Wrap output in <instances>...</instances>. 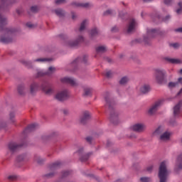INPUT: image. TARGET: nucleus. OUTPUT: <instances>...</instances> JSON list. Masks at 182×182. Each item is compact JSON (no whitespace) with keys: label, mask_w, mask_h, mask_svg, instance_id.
<instances>
[{"label":"nucleus","mask_w":182,"mask_h":182,"mask_svg":"<svg viewBox=\"0 0 182 182\" xmlns=\"http://www.w3.org/2000/svg\"><path fill=\"white\" fill-rule=\"evenodd\" d=\"M8 23L6 17L0 14V31L4 33V36H0V42L1 43H11L14 41V36L18 30L15 28H6Z\"/></svg>","instance_id":"obj_1"},{"label":"nucleus","mask_w":182,"mask_h":182,"mask_svg":"<svg viewBox=\"0 0 182 182\" xmlns=\"http://www.w3.org/2000/svg\"><path fill=\"white\" fill-rule=\"evenodd\" d=\"M167 161H164L160 164L159 170V182H166L169 171L167 169Z\"/></svg>","instance_id":"obj_2"},{"label":"nucleus","mask_w":182,"mask_h":182,"mask_svg":"<svg viewBox=\"0 0 182 182\" xmlns=\"http://www.w3.org/2000/svg\"><path fill=\"white\" fill-rule=\"evenodd\" d=\"M166 77V72L165 70L161 68L154 70V77L157 83L162 84L165 81Z\"/></svg>","instance_id":"obj_3"},{"label":"nucleus","mask_w":182,"mask_h":182,"mask_svg":"<svg viewBox=\"0 0 182 182\" xmlns=\"http://www.w3.org/2000/svg\"><path fill=\"white\" fill-rule=\"evenodd\" d=\"M56 72V68L50 66L48 68V70L44 72L43 70H40L37 73V77H43V76H48L51 77Z\"/></svg>","instance_id":"obj_4"},{"label":"nucleus","mask_w":182,"mask_h":182,"mask_svg":"<svg viewBox=\"0 0 182 182\" xmlns=\"http://www.w3.org/2000/svg\"><path fill=\"white\" fill-rule=\"evenodd\" d=\"M159 34H160L159 30L148 28L146 30V38H144V41L147 42V39H152L153 38H156V36Z\"/></svg>","instance_id":"obj_5"},{"label":"nucleus","mask_w":182,"mask_h":182,"mask_svg":"<svg viewBox=\"0 0 182 182\" xmlns=\"http://www.w3.org/2000/svg\"><path fill=\"white\" fill-rule=\"evenodd\" d=\"M60 82L62 83L69 84L73 87H76L78 85L77 81L73 77H64L60 79Z\"/></svg>","instance_id":"obj_6"},{"label":"nucleus","mask_w":182,"mask_h":182,"mask_svg":"<svg viewBox=\"0 0 182 182\" xmlns=\"http://www.w3.org/2000/svg\"><path fill=\"white\" fill-rule=\"evenodd\" d=\"M60 165H61V164L59 161H57V162H55V163L52 164L50 166V171H53V172L47 173L46 175V176L48 177V178L53 177L55 174V171L60 168Z\"/></svg>","instance_id":"obj_7"},{"label":"nucleus","mask_w":182,"mask_h":182,"mask_svg":"<svg viewBox=\"0 0 182 182\" xmlns=\"http://www.w3.org/2000/svg\"><path fill=\"white\" fill-rule=\"evenodd\" d=\"M163 101L162 100H159V101H157L156 102H155L148 110V114L150 115H153L154 114L157 110L159 109V108L160 107V106L161 105Z\"/></svg>","instance_id":"obj_8"},{"label":"nucleus","mask_w":182,"mask_h":182,"mask_svg":"<svg viewBox=\"0 0 182 182\" xmlns=\"http://www.w3.org/2000/svg\"><path fill=\"white\" fill-rule=\"evenodd\" d=\"M68 98H69V92L68 91H67V90H64L63 91H60L55 95V99H57L59 101H64Z\"/></svg>","instance_id":"obj_9"},{"label":"nucleus","mask_w":182,"mask_h":182,"mask_svg":"<svg viewBox=\"0 0 182 182\" xmlns=\"http://www.w3.org/2000/svg\"><path fill=\"white\" fill-rule=\"evenodd\" d=\"M109 92H106L104 95L105 102H106V105L105 107L107 108H108L109 110L113 109V106L114 105V102L113 101V100H110L109 98Z\"/></svg>","instance_id":"obj_10"},{"label":"nucleus","mask_w":182,"mask_h":182,"mask_svg":"<svg viewBox=\"0 0 182 182\" xmlns=\"http://www.w3.org/2000/svg\"><path fill=\"white\" fill-rule=\"evenodd\" d=\"M41 90L46 95H52L53 93V89L49 85L48 82H43L41 86Z\"/></svg>","instance_id":"obj_11"},{"label":"nucleus","mask_w":182,"mask_h":182,"mask_svg":"<svg viewBox=\"0 0 182 182\" xmlns=\"http://www.w3.org/2000/svg\"><path fill=\"white\" fill-rule=\"evenodd\" d=\"M146 128V125L142 123H138L132 127V130L136 132H143Z\"/></svg>","instance_id":"obj_12"},{"label":"nucleus","mask_w":182,"mask_h":182,"mask_svg":"<svg viewBox=\"0 0 182 182\" xmlns=\"http://www.w3.org/2000/svg\"><path fill=\"white\" fill-rule=\"evenodd\" d=\"M85 38H83V36H80L77 40H75V41H69L66 43V45H68V46H77V45H79V43H82V42H84Z\"/></svg>","instance_id":"obj_13"},{"label":"nucleus","mask_w":182,"mask_h":182,"mask_svg":"<svg viewBox=\"0 0 182 182\" xmlns=\"http://www.w3.org/2000/svg\"><path fill=\"white\" fill-rule=\"evenodd\" d=\"M72 6L74 8L82 7V8H90L93 6V5L90 3H79L74 1L71 4Z\"/></svg>","instance_id":"obj_14"},{"label":"nucleus","mask_w":182,"mask_h":182,"mask_svg":"<svg viewBox=\"0 0 182 182\" xmlns=\"http://www.w3.org/2000/svg\"><path fill=\"white\" fill-rule=\"evenodd\" d=\"M181 84L182 85V77H179L178 79V82H168V87L169 88H173V87H176L177 86H178V85ZM182 95V88L180 90V92H178V95Z\"/></svg>","instance_id":"obj_15"},{"label":"nucleus","mask_w":182,"mask_h":182,"mask_svg":"<svg viewBox=\"0 0 182 182\" xmlns=\"http://www.w3.org/2000/svg\"><path fill=\"white\" fill-rule=\"evenodd\" d=\"M136 26H137L136 21L134 18L130 19L128 28H127V33H132L135 30Z\"/></svg>","instance_id":"obj_16"},{"label":"nucleus","mask_w":182,"mask_h":182,"mask_svg":"<svg viewBox=\"0 0 182 182\" xmlns=\"http://www.w3.org/2000/svg\"><path fill=\"white\" fill-rule=\"evenodd\" d=\"M22 145L18 144L16 142H11L9 144L8 147L10 150V151H12V153H14V151H16V150H18L20 147H21Z\"/></svg>","instance_id":"obj_17"},{"label":"nucleus","mask_w":182,"mask_h":182,"mask_svg":"<svg viewBox=\"0 0 182 182\" xmlns=\"http://www.w3.org/2000/svg\"><path fill=\"white\" fill-rule=\"evenodd\" d=\"M109 119L114 124H117L119 123L117 113H116L114 111L112 112L110 114Z\"/></svg>","instance_id":"obj_18"},{"label":"nucleus","mask_w":182,"mask_h":182,"mask_svg":"<svg viewBox=\"0 0 182 182\" xmlns=\"http://www.w3.org/2000/svg\"><path fill=\"white\" fill-rule=\"evenodd\" d=\"M89 119H90V113L87 111L84 112L80 117V122L85 124Z\"/></svg>","instance_id":"obj_19"},{"label":"nucleus","mask_w":182,"mask_h":182,"mask_svg":"<svg viewBox=\"0 0 182 182\" xmlns=\"http://www.w3.org/2000/svg\"><path fill=\"white\" fill-rule=\"evenodd\" d=\"M39 89V85L37 82H33L30 85V94L35 95Z\"/></svg>","instance_id":"obj_20"},{"label":"nucleus","mask_w":182,"mask_h":182,"mask_svg":"<svg viewBox=\"0 0 182 182\" xmlns=\"http://www.w3.org/2000/svg\"><path fill=\"white\" fill-rule=\"evenodd\" d=\"M182 107V101H180L174 107H173V115L177 117L181 113V108Z\"/></svg>","instance_id":"obj_21"},{"label":"nucleus","mask_w":182,"mask_h":182,"mask_svg":"<svg viewBox=\"0 0 182 182\" xmlns=\"http://www.w3.org/2000/svg\"><path fill=\"white\" fill-rule=\"evenodd\" d=\"M86 62H87V55H84L82 58H77V59H75L72 65H78L80 63H86Z\"/></svg>","instance_id":"obj_22"},{"label":"nucleus","mask_w":182,"mask_h":182,"mask_svg":"<svg viewBox=\"0 0 182 182\" xmlns=\"http://www.w3.org/2000/svg\"><path fill=\"white\" fill-rule=\"evenodd\" d=\"M171 133L169 132H165L162 134L160 135V139L161 141H168L170 139Z\"/></svg>","instance_id":"obj_23"},{"label":"nucleus","mask_w":182,"mask_h":182,"mask_svg":"<svg viewBox=\"0 0 182 182\" xmlns=\"http://www.w3.org/2000/svg\"><path fill=\"white\" fill-rule=\"evenodd\" d=\"M107 51V48L105 46H99L96 48L97 54H102Z\"/></svg>","instance_id":"obj_24"},{"label":"nucleus","mask_w":182,"mask_h":182,"mask_svg":"<svg viewBox=\"0 0 182 182\" xmlns=\"http://www.w3.org/2000/svg\"><path fill=\"white\" fill-rule=\"evenodd\" d=\"M140 90L144 94L148 93L150 91V86L149 85H144L141 86Z\"/></svg>","instance_id":"obj_25"},{"label":"nucleus","mask_w":182,"mask_h":182,"mask_svg":"<svg viewBox=\"0 0 182 182\" xmlns=\"http://www.w3.org/2000/svg\"><path fill=\"white\" fill-rule=\"evenodd\" d=\"M166 60L173 64H181L182 61L179 59L166 58Z\"/></svg>","instance_id":"obj_26"},{"label":"nucleus","mask_w":182,"mask_h":182,"mask_svg":"<svg viewBox=\"0 0 182 182\" xmlns=\"http://www.w3.org/2000/svg\"><path fill=\"white\" fill-rule=\"evenodd\" d=\"M90 154H92V153H88V154H84V155L81 156H80V161L82 162V163L87 161V160H89V157H90Z\"/></svg>","instance_id":"obj_27"},{"label":"nucleus","mask_w":182,"mask_h":182,"mask_svg":"<svg viewBox=\"0 0 182 182\" xmlns=\"http://www.w3.org/2000/svg\"><path fill=\"white\" fill-rule=\"evenodd\" d=\"M86 26H87V20H84L80 24L79 31L80 32L85 31V28H86Z\"/></svg>","instance_id":"obj_28"},{"label":"nucleus","mask_w":182,"mask_h":182,"mask_svg":"<svg viewBox=\"0 0 182 182\" xmlns=\"http://www.w3.org/2000/svg\"><path fill=\"white\" fill-rule=\"evenodd\" d=\"M164 132V128L162 127H159L154 132V135H161L162 133Z\"/></svg>","instance_id":"obj_29"},{"label":"nucleus","mask_w":182,"mask_h":182,"mask_svg":"<svg viewBox=\"0 0 182 182\" xmlns=\"http://www.w3.org/2000/svg\"><path fill=\"white\" fill-rule=\"evenodd\" d=\"M129 82V78L127 76L122 77L119 80V84L121 85H124Z\"/></svg>","instance_id":"obj_30"},{"label":"nucleus","mask_w":182,"mask_h":182,"mask_svg":"<svg viewBox=\"0 0 182 182\" xmlns=\"http://www.w3.org/2000/svg\"><path fill=\"white\" fill-rule=\"evenodd\" d=\"M34 161H36V163H37L38 164H42L44 162V159H43L39 156H34Z\"/></svg>","instance_id":"obj_31"},{"label":"nucleus","mask_w":182,"mask_h":182,"mask_svg":"<svg viewBox=\"0 0 182 182\" xmlns=\"http://www.w3.org/2000/svg\"><path fill=\"white\" fill-rule=\"evenodd\" d=\"M177 166L179 169H182V154L177 159Z\"/></svg>","instance_id":"obj_32"},{"label":"nucleus","mask_w":182,"mask_h":182,"mask_svg":"<svg viewBox=\"0 0 182 182\" xmlns=\"http://www.w3.org/2000/svg\"><path fill=\"white\" fill-rule=\"evenodd\" d=\"M92 95V88L85 87L84 89V95L85 96H90Z\"/></svg>","instance_id":"obj_33"},{"label":"nucleus","mask_w":182,"mask_h":182,"mask_svg":"<svg viewBox=\"0 0 182 182\" xmlns=\"http://www.w3.org/2000/svg\"><path fill=\"white\" fill-rule=\"evenodd\" d=\"M55 14L59 16H63L65 15V11L63 9H56L55 10Z\"/></svg>","instance_id":"obj_34"},{"label":"nucleus","mask_w":182,"mask_h":182,"mask_svg":"<svg viewBox=\"0 0 182 182\" xmlns=\"http://www.w3.org/2000/svg\"><path fill=\"white\" fill-rule=\"evenodd\" d=\"M37 126H38L37 124H33L28 125V127H27V129H26V132H31L34 129H36Z\"/></svg>","instance_id":"obj_35"},{"label":"nucleus","mask_w":182,"mask_h":182,"mask_svg":"<svg viewBox=\"0 0 182 182\" xmlns=\"http://www.w3.org/2000/svg\"><path fill=\"white\" fill-rule=\"evenodd\" d=\"M25 90L26 89L24 85H21L18 86V91L20 95H23Z\"/></svg>","instance_id":"obj_36"},{"label":"nucleus","mask_w":182,"mask_h":182,"mask_svg":"<svg viewBox=\"0 0 182 182\" xmlns=\"http://www.w3.org/2000/svg\"><path fill=\"white\" fill-rule=\"evenodd\" d=\"M50 61V59L48 58H37L34 60V62L37 63H45V62H48Z\"/></svg>","instance_id":"obj_37"},{"label":"nucleus","mask_w":182,"mask_h":182,"mask_svg":"<svg viewBox=\"0 0 182 182\" xmlns=\"http://www.w3.org/2000/svg\"><path fill=\"white\" fill-rule=\"evenodd\" d=\"M11 3V0H1L0 9L5 5H9Z\"/></svg>","instance_id":"obj_38"},{"label":"nucleus","mask_w":182,"mask_h":182,"mask_svg":"<svg viewBox=\"0 0 182 182\" xmlns=\"http://www.w3.org/2000/svg\"><path fill=\"white\" fill-rule=\"evenodd\" d=\"M99 33L97 28H95L91 30L90 35L92 37L97 36Z\"/></svg>","instance_id":"obj_39"},{"label":"nucleus","mask_w":182,"mask_h":182,"mask_svg":"<svg viewBox=\"0 0 182 182\" xmlns=\"http://www.w3.org/2000/svg\"><path fill=\"white\" fill-rule=\"evenodd\" d=\"M25 66H26L27 68H31L32 65V62L31 61H28V60H22L21 62Z\"/></svg>","instance_id":"obj_40"},{"label":"nucleus","mask_w":182,"mask_h":182,"mask_svg":"<svg viewBox=\"0 0 182 182\" xmlns=\"http://www.w3.org/2000/svg\"><path fill=\"white\" fill-rule=\"evenodd\" d=\"M178 9L176 10V13L181 14L182 13V1L178 2Z\"/></svg>","instance_id":"obj_41"},{"label":"nucleus","mask_w":182,"mask_h":182,"mask_svg":"<svg viewBox=\"0 0 182 182\" xmlns=\"http://www.w3.org/2000/svg\"><path fill=\"white\" fill-rule=\"evenodd\" d=\"M71 174V172L70 171H64L62 172V178H66L69 176Z\"/></svg>","instance_id":"obj_42"},{"label":"nucleus","mask_w":182,"mask_h":182,"mask_svg":"<svg viewBox=\"0 0 182 182\" xmlns=\"http://www.w3.org/2000/svg\"><path fill=\"white\" fill-rule=\"evenodd\" d=\"M141 182H151V179L149 177H141Z\"/></svg>","instance_id":"obj_43"},{"label":"nucleus","mask_w":182,"mask_h":182,"mask_svg":"<svg viewBox=\"0 0 182 182\" xmlns=\"http://www.w3.org/2000/svg\"><path fill=\"white\" fill-rule=\"evenodd\" d=\"M170 46H172L174 49H178L180 48V44L178 43H174L170 44Z\"/></svg>","instance_id":"obj_44"},{"label":"nucleus","mask_w":182,"mask_h":182,"mask_svg":"<svg viewBox=\"0 0 182 182\" xmlns=\"http://www.w3.org/2000/svg\"><path fill=\"white\" fill-rule=\"evenodd\" d=\"M105 76H106L107 78L112 77V71H111V70L107 71L106 73H105Z\"/></svg>","instance_id":"obj_45"},{"label":"nucleus","mask_w":182,"mask_h":182,"mask_svg":"<svg viewBox=\"0 0 182 182\" xmlns=\"http://www.w3.org/2000/svg\"><path fill=\"white\" fill-rule=\"evenodd\" d=\"M66 2V0H55V4H62Z\"/></svg>","instance_id":"obj_46"},{"label":"nucleus","mask_w":182,"mask_h":182,"mask_svg":"<svg viewBox=\"0 0 182 182\" xmlns=\"http://www.w3.org/2000/svg\"><path fill=\"white\" fill-rule=\"evenodd\" d=\"M15 117V114L14 113L10 114V120L12 123L15 122V119H14Z\"/></svg>","instance_id":"obj_47"},{"label":"nucleus","mask_w":182,"mask_h":182,"mask_svg":"<svg viewBox=\"0 0 182 182\" xmlns=\"http://www.w3.org/2000/svg\"><path fill=\"white\" fill-rule=\"evenodd\" d=\"M31 10L33 13H36L38 11V8L37 6H33L31 7Z\"/></svg>","instance_id":"obj_48"},{"label":"nucleus","mask_w":182,"mask_h":182,"mask_svg":"<svg viewBox=\"0 0 182 182\" xmlns=\"http://www.w3.org/2000/svg\"><path fill=\"white\" fill-rule=\"evenodd\" d=\"M16 178V176H14V175H11V176H8V179L9 180V181H14V180H15Z\"/></svg>","instance_id":"obj_49"},{"label":"nucleus","mask_w":182,"mask_h":182,"mask_svg":"<svg viewBox=\"0 0 182 182\" xmlns=\"http://www.w3.org/2000/svg\"><path fill=\"white\" fill-rule=\"evenodd\" d=\"M153 170V166L151 165V166H149L147 168H146V171L147 172H151Z\"/></svg>","instance_id":"obj_50"},{"label":"nucleus","mask_w":182,"mask_h":182,"mask_svg":"<svg viewBox=\"0 0 182 182\" xmlns=\"http://www.w3.org/2000/svg\"><path fill=\"white\" fill-rule=\"evenodd\" d=\"M173 0H164V2L166 5H170Z\"/></svg>","instance_id":"obj_51"},{"label":"nucleus","mask_w":182,"mask_h":182,"mask_svg":"<svg viewBox=\"0 0 182 182\" xmlns=\"http://www.w3.org/2000/svg\"><path fill=\"white\" fill-rule=\"evenodd\" d=\"M93 140V138L92 136H87L86 138V141L89 143H92V141Z\"/></svg>","instance_id":"obj_52"},{"label":"nucleus","mask_w":182,"mask_h":182,"mask_svg":"<svg viewBox=\"0 0 182 182\" xmlns=\"http://www.w3.org/2000/svg\"><path fill=\"white\" fill-rule=\"evenodd\" d=\"M26 26H27V27H28L30 28H33L35 27V26L33 24H32L31 23H27Z\"/></svg>","instance_id":"obj_53"},{"label":"nucleus","mask_w":182,"mask_h":182,"mask_svg":"<svg viewBox=\"0 0 182 182\" xmlns=\"http://www.w3.org/2000/svg\"><path fill=\"white\" fill-rule=\"evenodd\" d=\"M169 19H171V16H166L164 19L163 21H165V22H167L169 21Z\"/></svg>","instance_id":"obj_54"},{"label":"nucleus","mask_w":182,"mask_h":182,"mask_svg":"<svg viewBox=\"0 0 182 182\" xmlns=\"http://www.w3.org/2000/svg\"><path fill=\"white\" fill-rule=\"evenodd\" d=\"M6 127V124L0 122V129Z\"/></svg>","instance_id":"obj_55"},{"label":"nucleus","mask_w":182,"mask_h":182,"mask_svg":"<svg viewBox=\"0 0 182 182\" xmlns=\"http://www.w3.org/2000/svg\"><path fill=\"white\" fill-rule=\"evenodd\" d=\"M82 153H83V148H80L79 150H78V154H79L80 155H81Z\"/></svg>","instance_id":"obj_56"},{"label":"nucleus","mask_w":182,"mask_h":182,"mask_svg":"<svg viewBox=\"0 0 182 182\" xmlns=\"http://www.w3.org/2000/svg\"><path fill=\"white\" fill-rule=\"evenodd\" d=\"M63 114H65V115H67V114H69V111L67 110V109H63Z\"/></svg>","instance_id":"obj_57"},{"label":"nucleus","mask_w":182,"mask_h":182,"mask_svg":"<svg viewBox=\"0 0 182 182\" xmlns=\"http://www.w3.org/2000/svg\"><path fill=\"white\" fill-rule=\"evenodd\" d=\"M77 18V15L75 13L72 14V18L75 20Z\"/></svg>","instance_id":"obj_58"},{"label":"nucleus","mask_w":182,"mask_h":182,"mask_svg":"<svg viewBox=\"0 0 182 182\" xmlns=\"http://www.w3.org/2000/svg\"><path fill=\"white\" fill-rule=\"evenodd\" d=\"M111 13H112V11L111 10H108L106 12H105L104 15H108V14H110Z\"/></svg>","instance_id":"obj_59"},{"label":"nucleus","mask_w":182,"mask_h":182,"mask_svg":"<svg viewBox=\"0 0 182 182\" xmlns=\"http://www.w3.org/2000/svg\"><path fill=\"white\" fill-rule=\"evenodd\" d=\"M176 31L182 33V28H178V29L176 30Z\"/></svg>","instance_id":"obj_60"},{"label":"nucleus","mask_w":182,"mask_h":182,"mask_svg":"<svg viewBox=\"0 0 182 182\" xmlns=\"http://www.w3.org/2000/svg\"><path fill=\"white\" fill-rule=\"evenodd\" d=\"M145 3H149V2H151L153 1L154 0H142Z\"/></svg>","instance_id":"obj_61"},{"label":"nucleus","mask_w":182,"mask_h":182,"mask_svg":"<svg viewBox=\"0 0 182 182\" xmlns=\"http://www.w3.org/2000/svg\"><path fill=\"white\" fill-rule=\"evenodd\" d=\"M116 30H117V28H116V27H114V28H112V31H114V32H115Z\"/></svg>","instance_id":"obj_62"},{"label":"nucleus","mask_w":182,"mask_h":182,"mask_svg":"<svg viewBox=\"0 0 182 182\" xmlns=\"http://www.w3.org/2000/svg\"><path fill=\"white\" fill-rule=\"evenodd\" d=\"M107 61H108L109 63H110V62H111V60H110L109 58H107Z\"/></svg>","instance_id":"obj_63"},{"label":"nucleus","mask_w":182,"mask_h":182,"mask_svg":"<svg viewBox=\"0 0 182 182\" xmlns=\"http://www.w3.org/2000/svg\"><path fill=\"white\" fill-rule=\"evenodd\" d=\"M180 74H182V69L180 70Z\"/></svg>","instance_id":"obj_64"}]
</instances>
